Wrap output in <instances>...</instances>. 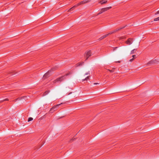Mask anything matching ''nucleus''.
<instances>
[{"label": "nucleus", "instance_id": "nucleus-1", "mask_svg": "<svg viewBox=\"0 0 159 159\" xmlns=\"http://www.w3.org/2000/svg\"><path fill=\"white\" fill-rule=\"evenodd\" d=\"M65 75L60 77L57 78L56 79L53 81V83L54 84H56L61 82L65 79Z\"/></svg>", "mask_w": 159, "mask_h": 159}, {"label": "nucleus", "instance_id": "nucleus-2", "mask_svg": "<svg viewBox=\"0 0 159 159\" xmlns=\"http://www.w3.org/2000/svg\"><path fill=\"white\" fill-rule=\"evenodd\" d=\"M61 104L62 103H61L60 104H57L55 106L51 108L49 112L51 113H53L54 111L57 110V107Z\"/></svg>", "mask_w": 159, "mask_h": 159}, {"label": "nucleus", "instance_id": "nucleus-3", "mask_svg": "<svg viewBox=\"0 0 159 159\" xmlns=\"http://www.w3.org/2000/svg\"><path fill=\"white\" fill-rule=\"evenodd\" d=\"M125 27V26L121 27L119 28H117L115 30H114L112 31H111L108 34H108V35L110 34H113L115 33H116V32L119 31L122 28H123Z\"/></svg>", "mask_w": 159, "mask_h": 159}, {"label": "nucleus", "instance_id": "nucleus-4", "mask_svg": "<svg viewBox=\"0 0 159 159\" xmlns=\"http://www.w3.org/2000/svg\"><path fill=\"white\" fill-rule=\"evenodd\" d=\"M91 51H88L85 55V57L86 58V60H87L88 58L91 56Z\"/></svg>", "mask_w": 159, "mask_h": 159}, {"label": "nucleus", "instance_id": "nucleus-5", "mask_svg": "<svg viewBox=\"0 0 159 159\" xmlns=\"http://www.w3.org/2000/svg\"><path fill=\"white\" fill-rule=\"evenodd\" d=\"M51 71V70H49L47 72L45 73L43 76V78L45 79L49 77L50 75V73Z\"/></svg>", "mask_w": 159, "mask_h": 159}, {"label": "nucleus", "instance_id": "nucleus-6", "mask_svg": "<svg viewBox=\"0 0 159 159\" xmlns=\"http://www.w3.org/2000/svg\"><path fill=\"white\" fill-rule=\"evenodd\" d=\"M132 42L133 39L131 38H129L126 41V43L128 45H130L132 43Z\"/></svg>", "mask_w": 159, "mask_h": 159}, {"label": "nucleus", "instance_id": "nucleus-7", "mask_svg": "<svg viewBox=\"0 0 159 159\" xmlns=\"http://www.w3.org/2000/svg\"><path fill=\"white\" fill-rule=\"evenodd\" d=\"M111 8V7H108L104 8H102L101 10H102V12H104V11H107L108 10L110 9Z\"/></svg>", "mask_w": 159, "mask_h": 159}, {"label": "nucleus", "instance_id": "nucleus-8", "mask_svg": "<svg viewBox=\"0 0 159 159\" xmlns=\"http://www.w3.org/2000/svg\"><path fill=\"white\" fill-rule=\"evenodd\" d=\"M107 0H102L100 1L99 3L101 4H103L107 3Z\"/></svg>", "mask_w": 159, "mask_h": 159}, {"label": "nucleus", "instance_id": "nucleus-9", "mask_svg": "<svg viewBox=\"0 0 159 159\" xmlns=\"http://www.w3.org/2000/svg\"><path fill=\"white\" fill-rule=\"evenodd\" d=\"M77 5L76 4L74 6H73L71 8H70V9H69L68 11H71L73 10H74L76 7H77Z\"/></svg>", "mask_w": 159, "mask_h": 159}, {"label": "nucleus", "instance_id": "nucleus-10", "mask_svg": "<svg viewBox=\"0 0 159 159\" xmlns=\"http://www.w3.org/2000/svg\"><path fill=\"white\" fill-rule=\"evenodd\" d=\"M108 36V34H105V35H104L102 36H101L99 38V39L100 40H102V39H104V38H105L106 37Z\"/></svg>", "mask_w": 159, "mask_h": 159}, {"label": "nucleus", "instance_id": "nucleus-11", "mask_svg": "<svg viewBox=\"0 0 159 159\" xmlns=\"http://www.w3.org/2000/svg\"><path fill=\"white\" fill-rule=\"evenodd\" d=\"M90 77V76H87L84 79H83L82 80V81H84V80H86L87 81L88 80H89V78Z\"/></svg>", "mask_w": 159, "mask_h": 159}, {"label": "nucleus", "instance_id": "nucleus-12", "mask_svg": "<svg viewBox=\"0 0 159 159\" xmlns=\"http://www.w3.org/2000/svg\"><path fill=\"white\" fill-rule=\"evenodd\" d=\"M50 91L49 90H47L46 91H45L43 93V96H45L46 95L48 94L49 93V92Z\"/></svg>", "mask_w": 159, "mask_h": 159}, {"label": "nucleus", "instance_id": "nucleus-13", "mask_svg": "<svg viewBox=\"0 0 159 159\" xmlns=\"http://www.w3.org/2000/svg\"><path fill=\"white\" fill-rule=\"evenodd\" d=\"M137 51V49H134L133 50H132L131 51V52H130V53L131 54H133V53H134V52H135Z\"/></svg>", "mask_w": 159, "mask_h": 159}, {"label": "nucleus", "instance_id": "nucleus-14", "mask_svg": "<svg viewBox=\"0 0 159 159\" xmlns=\"http://www.w3.org/2000/svg\"><path fill=\"white\" fill-rule=\"evenodd\" d=\"M84 63V62H81L79 63H78V66H82L83 64Z\"/></svg>", "mask_w": 159, "mask_h": 159}, {"label": "nucleus", "instance_id": "nucleus-15", "mask_svg": "<svg viewBox=\"0 0 159 159\" xmlns=\"http://www.w3.org/2000/svg\"><path fill=\"white\" fill-rule=\"evenodd\" d=\"M9 100V99L8 98H6V99H3V100H2L1 101H0V102H4V101H8Z\"/></svg>", "mask_w": 159, "mask_h": 159}, {"label": "nucleus", "instance_id": "nucleus-16", "mask_svg": "<svg viewBox=\"0 0 159 159\" xmlns=\"http://www.w3.org/2000/svg\"><path fill=\"white\" fill-rule=\"evenodd\" d=\"M115 69L114 68H113L111 70H109V71L111 73H113L114 72Z\"/></svg>", "mask_w": 159, "mask_h": 159}, {"label": "nucleus", "instance_id": "nucleus-17", "mask_svg": "<svg viewBox=\"0 0 159 159\" xmlns=\"http://www.w3.org/2000/svg\"><path fill=\"white\" fill-rule=\"evenodd\" d=\"M83 4V2H82L81 1L79 3H77V4H76V5H77V6H79V5H81V4Z\"/></svg>", "mask_w": 159, "mask_h": 159}, {"label": "nucleus", "instance_id": "nucleus-18", "mask_svg": "<svg viewBox=\"0 0 159 159\" xmlns=\"http://www.w3.org/2000/svg\"><path fill=\"white\" fill-rule=\"evenodd\" d=\"M33 120V118L32 117H29V118H28V121L29 122V121H32Z\"/></svg>", "mask_w": 159, "mask_h": 159}, {"label": "nucleus", "instance_id": "nucleus-19", "mask_svg": "<svg viewBox=\"0 0 159 159\" xmlns=\"http://www.w3.org/2000/svg\"><path fill=\"white\" fill-rule=\"evenodd\" d=\"M159 20V17L154 19V21H157Z\"/></svg>", "mask_w": 159, "mask_h": 159}, {"label": "nucleus", "instance_id": "nucleus-20", "mask_svg": "<svg viewBox=\"0 0 159 159\" xmlns=\"http://www.w3.org/2000/svg\"><path fill=\"white\" fill-rule=\"evenodd\" d=\"M82 2L84 4V3H86L87 2H88V1L84 0V1H82Z\"/></svg>", "mask_w": 159, "mask_h": 159}, {"label": "nucleus", "instance_id": "nucleus-21", "mask_svg": "<svg viewBox=\"0 0 159 159\" xmlns=\"http://www.w3.org/2000/svg\"><path fill=\"white\" fill-rule=\"evenodd\" d=\"M102 13H103L102 12V10H101L99 12V13H98V14L99 15V14Z\"/></svg>", "mask_w": 159, "mask_h": 159}, {"label": "nucleus", "instance_id": "nucleus-22", "mask_svg": "<svg viewBox=\"0 0 159 159\" xmlns=\"http://www.w3.org/2000/svg\"><path fill=\"white\" fill-rule=\"evenodd\" d=\"M89 74H90V72L88 71V72H87L85 74V75H89Z\"/></svg>", "mask_w": 159, "mask_h": 159}, {"label": "nucleus", "instance_id": "nucleus-23", "mask_svg": "<svg viewBox=\"0 0 159 159\" xmlns=\"http://www.w3.org/2000/svg\"><path fill=\"white\" fill-rule=\"evenodd\" d=\"M117 48H118L117 47L113 48V51H115Z\"/></svg>", "mask_w": 159, "mask_h": 159}, {"label": "nucleus", "instance_id": "nucleus-24", "mask_svg": "<svg viewBox=\"0 0 159 159\" xmlns=\"http://www.w3.org/2000/svg\"><path fill=\"white\" fill-rule=\"evenodd\" d=\"M159 14V10L155 14V15H157Z\"/></svg>", "mask_w": 159, "mask_h": 159}, {"label": "nucleus", "instance_id": "nucleus-25", "mask_svg": "<svg viewBox=\"0 0 159 159\" xmlns=\"http://www.w3.org/2000/svg\"><path fill=\"white\" fill-rule=\"evenodd\" d=\"M75 138H73V139H72L70 140V142H71V141H73V140H75Z\"/></svg>", "mask_w": 159, "mask_h": 159}, {"label": "nucleus", "instance_id": "nucleus-26", "mask_svg": "<svg viewBox=\"0 0 159 159\" xmlns=\"http://www.w3.org/2000/svg\"><path fill=\"white\" fill-rule=\"evenodd\" d=\"M115 62L120 63V61H115Z\"/></svg>", "mask_w": 159, "mask_h": 159}, {"label": "nucleus", "instance_id": "nucleus-27", "mask_svg": "<svg viewBox=\"0 0 159 159\" xmlns=\"http://www.w3.org/2000/svg\"><path fill=\"white\" fill-rule=\"evenodd\" d=\"M56 69V68H52L51 70L52 71H53V70H55Z\"/></svg>", "mask_w": 159, "mask_h": 159}, {"label": "nucleus", "instance_id": "nucleus-28", "mask_svg": "<svg viewBox=\"0 0 159 159\" xmlns=\"http://www.w3.org/2000/svg\"><path fill=\"white\" fill-rule=\"evenodd\" d=\"M134 60V59L132 58L129 61L130 62H132Z\"/></svg>", "mask_w": 159, "mask_h": 159}, {"label": "nucleus", "instance_id": "nucleus-29", "mask_svg": "<svg viewBox=\"0 0 159 159\" xmlns=\"http://www.w3.org/2000/svg\"><path fill=\"white\" fill-rule=\"evenodd\" d=\"M132 57L134 58L135 57H136V55H133L132 56Z\"/></svg>", "mask_w": 159, "mask_h": 159}, {"label": "nucleus", "instance_id": "nucleus-30", "mask_svg": "<svg viewBox=\"0 0 159 159\" xmlns=\"http://www.w3.org/2000/svg\"><path fill=\"white\" fill-rule=\"evenodd\" d=\"M98 84V83H94V84H95V85L97 84Z\"/></svg>", "mask_w": 159, "mask_h": 159}]
</instances>
